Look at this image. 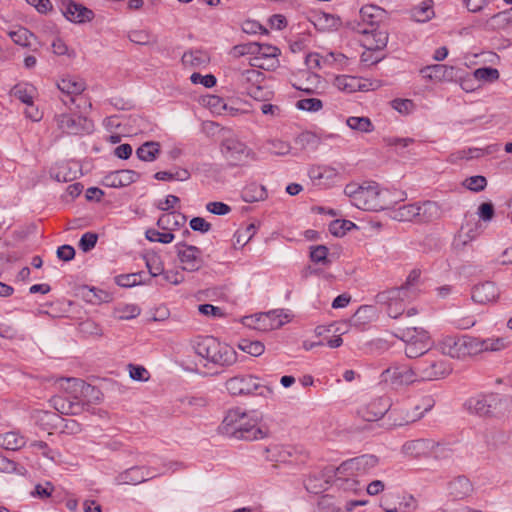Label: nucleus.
I'll return each mask as SVG.
<instances>
[{"instance_id": "f257e3e1", "label": "nucleus", "mask_w": 512, "mask_h": 512, "mask_svg": "<svg viewBox=\"0 0 512 512\" xmlns=\"http://www.w3.org/2000/svg\"><path fill=\"white\" fill-rule=\"evenodd\" d=\"M217 431L227 438L244 441L263 439L267 435L259 425L256 412L240 408L227 411Z\"/></svg>"}, {"instance_id": "f03ea898", "label": "nucleus", "mask_w": 512, "mask_h": 512, "mask_svg": "<svg viewBox=\"0 0 512 512\" xmlns=\"http://www.w3.org/2000/svg\"><path fill=\"white\" fill-rule=\"evenodd\" d=\"M353 204L362 210L378 211L387 208V190L381 189L375 182H364L362 185L348 184L344 190Z\"/></svg>"}, {"instance_id": "7ed1b4c3", "label": "nucleus", "mask_w": 512, "mask_h": 512, "mask_svg": "<svg viewBox=\"0 0 512 512\" xmlns=\"http://www.w3.org/2000/svg\"><path fill=\"white\" fill-rule=\"evenodd\" d=\"M194 350L200 357L222 367L237 362V352L234 348L213 336L198 337L194 342Z\"/></svg>"}, {"instance_id": "20e7f679", "label": "nucleus", "mask_w": 512, "mask_h": 512, "mask_svg": "<svg viewBox=\"0 0 512 512\" xmlns=\"http://www.w3.org/2000/svg\"><path fill=\"white\" fill-rule=\"evenodd\" d=\"M346 167L343 163H314L309 165L307 175L312 185L318 189H329L344 179Z\"/></svg>"}, {"instance_id": "39448f33", "label": "nucleus", "mask_w": 512, "mask_h": 512, "mask_svg": "<svg viewBox=\"0 0 512 512\" xmlns=\"http://www.w3.org/2000/svg\"><path fill=\"white\" fill-rule=\"evenodd\" d=\"M405 344V355L408 358H417L424 355L430 348L429 333L421 327H408L399 329L394 334Z\"/></svg>"}, {"instance_id": "423d86ee", "label": "nucleus", "mask_w": 512, "mask_h": 512, "mask_svg": "<svg viewBox=\"0 0 512 512\" xmlns=\"http://www.w3.org/2000/svg\"><path fill=\"white\" fill-rule=\"evenodd\" d=\"M220 151L230 166L244 165L257 159L256 153L234 135L227 136L222 140Z\"/></svg>"}, {"instance_id": "0eeeda50", "label": "nucleus", "mask_w": 512, "mask_h": 512, "mask_svg": "<svg viewBox=\"0 0 512 512\" xmlns=\"http://www.w3.org/2000/svg\"><path fill=\"white\" fill-rule=\"evenodd\" d=\"M56 386L65 392L67 397L83 402L87 406L100 400V391L78 378H59Z\"/></svg>"}, {"instance_id": "6e6552de", "label": "nucleus", "mask_w": 512, "mask_h": 512, "mask_svg": "<svg viewBox=\"0 0 512 512\" xmlns=\"http://www.w3.org/2000/svg\"><path fill=\"white\" fill-rule=\"evenodd\" d=\"M439 351L455 359H464L476 355L475 337L462 335L444 336L437 344Z\"/></svg>"}, {"instance_id": "1a4fd4ad", "label": "nucleus", "mask_w": 512, "mask_h": 512, "mask_svg": "<svg viewBox=\"0 0 512 512\" xmlns=\"http://www.w3.org/2000/svg\"><path fill=\"white\" fill-rule=\"evenodd\" d=\"M439 208L431 201L422 204H405L393 210L391 217L397 221H430L438 216Z\"/></svg>"}, {"instance_id": "9d476101", "label": "nucleus", "mask_w": 512, "mask_h": 512, "mask_svg": "<svg viewBox=\"0 0 512 512\" xmlns=\"http://www.w3.org/2000/svg\"><path fill=\"white\" fill-rule=\"evenodd\" d=\"M225 387L233 396L251 395L257 391L259 395L267 397L272 394V389L260 384L259 378L253 375H238L228 379Z\"/></svg>"}, {"instance_id": "9b49d317", "label": "nucleus", "mask_w": 512, "mask_h": 512, "mask_svg": "<svg viewBox=\"0 0 512 512\" xmlns=\"http://www.w3.org/2000/svg\"><path fill=\"white\" fill-rule=\"evenodd\" d=\"M287 322H289L288 315L281 310L257 313L242 319V324L245 327L261 332L279 329Z\"/></svg>"}, {"instance_id": "f8f14e48", "label": "nucleus", "mask_w": 512, "mask_h": 512, "mask_svg": "<svg viewBox=\"0 0 512 512\" xmlns=\"http://www.w3.org/2000/svg\"><path fill=\"white\" fill-rule=\"evenodd\" d=\"M378 463L373 455H362L348 459L338 466V480H350L365 476Z\"/></svg>"}, {"instance_id": "ddd939ff", "label": "nucleus", "mask_w": 512, "mask_h": 512, "mask_svg": "<svg viewBox=\"0 0 512 512\" xmlns=\"http://www.w3.org/2000/svg\"><path fill=\"white\" fill-rule=\"evenodd\" d=\"M420 381H433L445 378L452 372L451 364L439 357L427 356L416 362Z\"/></svg>"}, {"instance_id": "4468645a", "label": "nucleus", "mask_w": 512, "mask_h": 512, "mask_svg": "<svg viewBox=\"0 0 512 512\" xmlns=\"http://www.w3.org/2000/svg\"><path fill=\"white\" fill-rule=\"evenodd\" d=\"M54 122L58 130L69 135L89 133L93 128L90 120L76 113L56 114Z\"/></svg>"}, {"instance_id": "2eb2a0df", "label": "nucleus", "mask_w": 512, "mask_h": 512, "mask_svg": "<svg viewBox=\"0 0 512 512\" xmlns=\"http://www.w3.org/2000/svg\"><path fill=\"white\" fill-rule=\"evenodd\" d=\"M378 300L387 305V313L391 318L397 319L405 311L406 304L410 302L414 296L407 294L405 289H391L378 294Z\"/></svg>"}, {"instance_id": "dca6fc26", "label": "nucleus", "mask_w": 512, "mask_h": 512, "mask_svg": "<svg viewBox=\"0 0 512 512\" xmlns=\"http://www.w3.org/2000/svg\"><path fill=\"white\" fill-rule=\"evenodd\" d=\"M280 50L273 45L256 42V49L249 63L252 67L273 70L279 65Z\"/></svg>"}, {"instance_id": "f3484780", "label": "nucleus", "mask_w": 512, "mask_h": 512, "mask_svg": "<svg viewBox=\"0 0 512 512\" xmlns=\"http://www.w3.org/2000/svg\"><path fill=\"white\" fill-rule=\"evenodd\" d=\"M175 249L183 270L194 272L203 266L202 252L198 247L180 242Z\"/></svg>"}, {"instance_id": "a211bd4d", "label": "nucleus", "mask_w": 512, "mask_h": 512, "mask_svg": "<svg viewBox=\"0 0 512 512\" xmlns=\"http://www.w3.org/2000/svg\"><path fill=\"white\" fill-rule=\"evenodd\" d=\"M416 365L414 367L408 366H392L385 369L381 377L385 382H391L393 385L402 386L410 385L414 382L420 381Z\"/></svg>"}, {"instance_id": "6ab92c4d", "label": "nucleus", "mask_w": 512, "mask_h": 512, "mask_svg": "<svg viewBox=\"0 0 512 512\" xmlns=\"http://www.w3.org/2000/svg\"><path fill=\"white\" fill-rule=\"evenodd\" d=\"M432 407L433 401L430 398H426L422 400L421 405L417 404L412 409H393L392 414L394 415V424L397 426H403L409 423H413L421 419L426 412L431 410Z\"/></svg>"}, {"instance_id": "aec40b11", "label": "nucleus", "mask_w": 512, "mask_h": 512, "mask_svg": "<svg viewBox=\"0 0 512 512\" xmlns=\"http://www.w3.org/2000/svg\"><path fill=\"white\" fill-rule=\"evenodd\" d=\"M500 399L497 395H478L465 402L467 411L471 414L484 417L492 415L497 409Z\"/></svg>"}, {"instance_id": "412c9836", "label": "nucleus", "mask_w": 512, "mask_h": 512, "mask_svg": "<svg viewBox=\"0 0 512 512\" xmlns=\"http://www.w3.org/2000/svg\"><path fill=\"white\" fill-rule=\"evenodd\" d=\"M352 28L362 35L361 44L367 51H379L386 47L388 43V34L378 28L369 29L361 26H352Z\"/></svg>"}, {"instance_id": "4be33fe9", "label": "nucleus", "mask_w": 512, "mask_h": 512, "mask_svg": "<svg viewBox=\"0 0 512 512\" xmlns=\"http://www.w3.org/2000/svg\"><path fill=\"white\" fill-rule=\"evenodd\" d=\"M60 10L68 21L75 24H84L94 18V12L91 9L72 0H63Z\"/></svg>"}, {"instance_id": "5701e85b", "label": "nucleus", "mask_w": 512, "mask_h": 512, "mask_svg": "<svg viewBox=\"0 0 512 512\" xmlns=\"http://www.w3.org/2000/svg\"><path fill=\"white\" fill-rule=\"evenodd\" d=\"M500 296L498 286L492 281H485L473 286L471 290L472 300L481 305L495 303Z\"/></svg>"}, {"instance_id": "b1692460", "label": "nucleus", "mask_w": 512, "mask_h": 512, "mask_svg": "<svg viewBox=\"0 0 512 512\" xmlns=\"http://www.w3.org/2000/svg\"><path fill=\"white\" fill-rule=\"evenodd\" d=\"M333 85L342 92L353 93L356 91H368L375 89L378 85H374L368 80L349 75H340L335 77Z\"/></svg>"}, {"instance_id": "393cba45", "label": "nucleus", "mask_w": 512, "mask_h": 512, "mask_svg": "<svg viewBox=\"0 0 512 512\" xmlns=\"http://www.w3.org/2000/svg\"><path fill=\"white\" fill-rule=\"evenodd\" d=\"M385 11L376 5H365L359 11V18L353 26H361L369 29L378 28L383 21Z\"/></svg>"}, {"instance_id": "a878e982", "label": "nucleus", "mask_w": 512, "mask_h": 512, "mask_svg": "<svg viewBox=\"0 0 512 512\" xmlns=\"http://www.w3.org/2000/svg\"><path fill=\"white\" fill-rule=\"evenodd\" d=\"M140 174L134 170L123 169L112 171L103 177L102 183L106 187L121 188L136 182Z\"/></svg>"}, {"instance_id": "bb28decb", "label": "nucleus", "mask_w": 512, "mask_h": 512, "mask_svg": "<svg viewBox=\"0 0 512 512\" xmlns=\"http://www.w3.org/2000/svg\"><path fill=\"white\" fill-rule=\"evenodd\" d=\"M50 403L57 412L65 415H79L87 406L83 402L63 396L52 397Z\"/></svg>"}, {"instance_id": "cd10ccee", "label": "nucleus", "mask_w": 512, "mask_h": 512, "mask_svg": "<svg viewBox=\"0 0 512 512\" xmlns=\"http://www.w3.org/2000/svg\"><path fill=\"white\" fill-rule=\"evenodd\" d=\"M239 81L251 97L258 98L261 90L260 84L263 81V74L260 71L246 69L241 72Z\"/></svg>"}, {"instance_id": "c85d7f7f", "label": "nucleus", "mask_w": 512, "mask_h": 512, "mask_svg": "<svg viewBox=\"0 0 512 512\" xmlns=\"http://www.w3.org/2000/svg\"><path fill=\"white\" fill-rule=\"evenodd\" d=\"M389 408L390 405L386 399L377 398L361 408L359 413L365 421L372 422L381 419L389 411Z\"/></svg>"}, {"instance_id": "c756f323", "label": "nucleus", "mask_w": 512, "mask_h": 512, "mask_svg": "<svg viewBox=\"0 0 512 512\" xmlns=\"http://www.w3.org/2000/svg\"><path fill=\"white\" fill-rule=\"evenodd\" d=\"M511 344L508 337L492 336L486 339L475 337L476 355L483 352H498L506 349Z\"/></svg>"}, {"instance_id": "7c9ffc66", "label": "nucleus", "mask_w": 512, "mask_h": 512, "mask_svg": "<svg viewBox=\"0 0 512 512\" xmlns=\"http://www.w3.org/2000/svg\"><path fill=\"white\" fill-rule=\"evenodd\" d=\"M210 62L209 54L200 49H192L185 52L182 56V63L186 68L202 69Z\"/></svg>"}, {"instance_id": "2f4dec72", "label": "nucleus", "mask_w": 512, "mask_h": 512, "mask_svg": "<svg viewBox=\"0 0 512 512\" xmlns=\"http://www.w3.org/2000/svg\"><path fill=\"white\" fill-rule=\"evenodd\" d=\"M27 444V438L18 430L0 434V447L5 450L17 451Z\"/></svg>"}, {"instance_id": "473e14b6", "label": "nucleus", "mask_w": 512, "mask_h": 512, "mask_svg": "<svg viewBox=\"0 0 512 512\" xmlns=\"http://www.w3.org/2000/svg\"><path fill=\"white\" fill-rule=\"evenodd\" d=\"M432 444V440L430 439H416L407 441L403 447V453L407 456L419 457L421 455H429L430 454V446Z\"/></svg>"}, {"instance_id": "72a5a7b5", "label": "nucleus", "mask_w": 512, "mask_h": 512, "mask_svg": "<svg viewBox=\"0 0 512 512\" xmlns=\"http://www.w3.org/2000/svg\"><path fill=\"white\" fill-rule=\"evenodd\" d=\"M58 89L67 95H79L85 89V83L75 77H64L57 83Z\"/></svg>"}, {"instance_id": "f704fd0d", "label": "nucleus", "mask_w": 512, "mask_h": 512, "mask_svg": "<svg viewBox=\"0 0 512 512\" xmlns=\"http://www.w3.org/2000/svg\"><path fill=\"white\" fill-rule=\"evenodd\" d=\"M433 1L425 0L412 9V17L419 23H425L434 17Z\"/></svg>"}, {"instance_id": "c9c22d12", "label": "nucleus", "mask_w": 512, "mask_h": 512, "mask_svg": "<svg viewBox=\"0 0 512 512\" xmlns=\"http://www.w3.org/2000/svg\"><path fill=\"white\" fill-rule=\"evenodd\" d=\"M377 318V311L374 306L364 305L358 308L352 320L356 326H365Z\"/></svg>"}, {"instance_id": "e433bc0d", "label": "nucleus", "mask_w": 512, "mask_h": 512, "mask_svg": "<svg viewBox=\"0 0 512 512\" xmlns=\"http://www.w3.org/2000/svg\"><path fill=\"white\" fill-rule=\"evenodd\" d=\"M449 494L453 500H462L473 493L472 482H449Z\"/></svg>"}, {"instance_id": "4c0bfd02", "label": "nucleus", "mask_w": 512, "mask_h": 512, "mask_svg": "<svg viewBox=\"0 0 512 512\" xmlns=\"http://www.w3.org/2000/svg\"><path fill=\"white\" fill-rule=\"evenodd\" d=\"M266 459L273 462L285 463L291 457L288 447L282 445H271L265 448Z\"/></svg>"}, {"instance_id": "58836bf2", "label": "nucleus", "mask_w": 512, "mask_h": 512, "mask_svg": "<svg viewBox=\"0 0 512 512\" xmlns=\"http://www.w3.org/2000/svg\"><path fill=\"white\" fill-rule=\"evenodd\" d=\"M12 93L22 103L29 105L33 103L36 94V89L31 84L20 83L14 86V88L12 89Z\"/></svg>"}, {"instance_id": "ea45409f", "label": "nucleus", "mask_w": 512, "mask_h": 512, "mask_svg": "<svg viewBox=\"0 0 512 512\" xmlns=\"http://www.w3.org/2000/svg\"><path fill=\"white\" fill-rule=\"evenodd\" d=\"M159 152L160 148L157 142H146L136 150V155L142 161L152 162L156 159Z\"/></svg>"}, {"instance_id": "a19ab883", "label": "nucleus", "mask_w": 512, "mask_h": 512, "mask_svg": "<svg viewBox=\"0 0 512 512\" xmlns=\"http://www.w3.org/2000/svg\"><path fill=\"white\" fill-rule=\"evenodd\" d=\"M146 267L152 277L162 275L164 270V263L160 255L156 253H147L144 256Z\"/></svg>"}, {"instance_id": "79ce46f5", "label": "nucleus", "mask_w": 512, "mask_h": 512, "mask_svg": "<svg viewBox=\"0 0 512 512\" xmlns=\"http://www.w3.org/2000/svg\"><path fill=\"white\" fill-rule=\"evenodd\" d=\"M346 124L352 130L363 133H370L374 130V125L368 117L351 116L346 119Z\"/></svg>"}, {"instance_id": "37998d69", "label": "nucleus", "mask_w": 512, "mask_h": 512, "mask_svg": "<svg viewBox=\"0 0 512 512\" xmlns=\"http://www.w3.org/2000/svg\"><path fill=\"white\" fill-rule=\"evenodd\" d=\"M238 348L254 357L262 355L265 351V346L262 342L250 339H241L238 343Z\"/></svg>"}, {"instance_id": "c03bdc74", "label": "nucleus", "mask_w": 512, "mask_h": 512, "mask_svg": "<svg viewBox=\"0 0 512 512\" xmlns=\"http://www.w3.org/2000/svg\"><path fill=\"white\" fill-rule=\"evenodd\" d=\"M0 472L14 474L18 477L28 476V471L24 466L17 464L4 457H0Z\"/></svg>"}, {"instance_id": "a18cd8bd", "label": "nucleus", "mask_w": 512, "mask_h": 512, "mask_svg": "<svg viewBox=\"0 0 512 512\" xmlns=\"http://www.w3.org/2000/svg\"><path fill=\"white\" fill-rule=\"evenodd\" d=\"M499 71L493 67L478 68L473 72V77L480 83H492L499 79Z\"/></svg>"}, {"instance_id": "49530a36", "label": "nucleus", "mask_w": 512, "mask_h": 512, "mask_svg": "<svg viewBox=\"0 0 512 512\" xmlns=\"http://www.w3.org/2000/svg\"><path fill=\"white\" fill-rule=\"evenodd\" d=\"M429 77L439 81H451L454 77V67L446 65H434L429 67Z\"/></svg>"}, {"instance_id": "de8ad7c7", "label": "nucleus", "mask_w": 512, "mask_h": 512, "mask_svg": "<svg viewBox=\"0 0 512 512\" xmlns=\"http://www.w3.org/2000/svg\"><path fill=\"white\" fill-rule=\"evenodd\" d=\"M9 36L16 45L22 47H30L31 40L34 39V35L29 30L23 27H20L15 31H11L9 33Z\"/></svg>"}, {"instance_id": "09e8293b", "label": "nucleus", "mask_w": 512, "mask_h": 512, "mask_svg": "<svg viewBox=\"0 0 512 512\" xmlns=\"http://www.w3.org/2000/svg\"><path fill=\"white\" fill-rule=\"evenodd\" d=\"M267 192L264 186L253 184L244 190L243 198L246 202H255L264 200Z\"/></svg>"}, {"instance_id": "8fccbe9b", "label": "nucleus", "mask_w": 512, "mask_h": 512, "mask_svg": "<svg viewBox=\"0 0 512 512\" xmlns=\"http://www.w3.org/2000/svg\"><path fill=\"white\" fill-rule=\"evenodd\" d=\"M267 145L268 151L277 156L288 155L291 151L290 143L282 139H270Z\"/></svg>"}, {"instance_id": "3c124183", "label": "nucleus", "mask_w": 512, "mask_h": 512, "mask_svg": "<svg viewBox=\"0 0 512 512\" xmlns=\"http://www.w3.org/2000/svg\"><path fill=\"white\" fill-rule=\"evenodd\" d=\"M147 240L150 242H158L162 244L171 243L175 236L171 232H159L155 229H148L145 232Z\"/></svg>"}, {"instance_id": "603ef678", "label": "nucleus", "mask_w": 512, "mask_h": 512, "mask_svg": "<svg viewBox=\"0 0 512 512\" xmlns=\"http://www.w3.org/2000/svg\"><path fill=\"white\" fill-rule=\"evenodd\" d=\"M463 186L470 191L480 192V191L484 190L485 187L487 186V180L484 176L475 175V176L466 178L463 181Z\"/></svg>"}, {"instance_id": "864d4df0", "label": "nucleus", "mask_w": 512, "mask_h": 512, "mask_svg": "<svg viewBox=\"0 0 512 512\" xmlns=\"http://www.w3.org/2000/svg\"><path fill=\"white\" fill-rule=\"evenodd\" d=\"M328 248L324 245L312 246L310 248V259L314 263L327 265L328 259Z\"/></svg>"}, {"instance_id": "5fc2aeb1", "label": "nucleus", "mask_w": 512, "mask_h": 512, "mask_svg": "<svg viewBox=\"0 0 512 512\" xmlns=\"http://www.w3.org/2000/svg\"><path fill=\"white\" fill-rule=\"evenodd\" d=\"M353 227H355V224L349 220H335L329 225V231L339 237L344 236Z\"/></svg>"}, {"instance_id": "6e6d98bb", "label": "nucleus", "mask_w": 512, "mask_h": 512, "mask_svg": "<svg viewBox=\"0 0 512 512\" xmlns=\"http://www.w3.org/2000/svg\"><path fill=\"white\" fill-rule=\"evenodd\" d=\"M296 107L299 110L307 111V112H318L322 109L323 103L318 98H305L300 99L296 103Z\"/></svg>"}, {"instance_id": "4d7b16f0", "label": "nucleus", "mask_w": 512, "mask_h": 512, "mask_svg": "<svg viewBox=\"0 0 512 512\" xmlns=\"http://www.w3.org/2000/svg\"><path fill=\"white\" fill-rule=\"evenodd\" d=\"M128 38L131 42L139 45H148L153 41L151 33L142 29L130 31Z\"/></svg>"}, {"instance_id": "13d9d810", "label": "nucleus", "mask_w": 512, "mask_h": 512, "mask_svg": "<svg viewBox=\"0 0 512 512\" xmlns=\"http://www.w3.org/2000/svg\"><path fill=\"white\" fill-rule=\"evenodd\" d=\"M319 512H341V509L335 504L334 498L328 494H323L317 502Z\"/></svg>"}, {"instance_id": "bf43d9fd", "label": "nucleus", "mask_w": 512, "mask_h": 512, "mask_svg": "<svg viewBox=\"0 0 512 512\" xmlns=\"http://www.w3.org/2000/svg\"><path fill=\"white\" fill-rule=\"evenodd\" d=\"M140 308L135 304H126L116 310V316L121 320H130L140 315Z\"/></svg>"}, {"instance_id": "052dcab7", "label": "nucleus", "mask_w": 512, "mask_h": 512, "mask_svg": "<svg viewBox=\"0 0 512 512\" xmlns=\"http://www.w3.org/2000/svg\"><path fill=\"white\" fill-rule=\"evenodd\" d=\"M141 273L123 274L116 277L117 285L125 288L141 284Z\"/></svg>"}, {"instance_id": "680f3d73", "label": "nucleus", "mask_w": 512, "mask_h": 512, "mask_svg": "<svg viewBox=\"0 0 512 512\" xmlns=\"http://www.w3.org/2000/svg\"><path fill=\"white\" fill-rule=\"evenodd\" d=\"M391 106L393 109L403 115H408L415 109V104L410 99H394L391 101Z\"/></svg>"}, {"instance_id": "e2e57ef3", "label": "nucleus", "mask_w": 512, "mask_h": 512, "mask_svg": "<svg viewBox=\"0 0 512 512\" xmlns=\"http://www.w3.org/2000/svg\"><path fill=\"white\" fill-rule=\"evenodd\" d=\"M429 455L436 459H446V458H449L450 456H452V450L447 445L435 443L432 440Z\"/></svg>"}, {"instance_id": "0e129e2a", "label": "nucleus", "mask_w": 512, "mask_h": 512, "mask_svg": "<svg viewBox=\"0 0 512 512\" xmlns=\"http://www.w3.org/2000/svg\"><path fill=\"white\" fill-rule=\"evenodd\" d=\"M30 447L34 451L41 453L44 457H46L50 460L54 461L57 457V452L54 451L53 449H51L47 445V443H45L43 441H33V442H31Z\"/></svg>"}, {"instance_id": "69168bd1", "label": "nucleus", "mask_w": 512, "mask_h": 512, "mask_svg": "<svg viewBox=\"0 0 512 512\" xmlns=\"http://www.w3.org/2000/svg\"><path fill=\"white\" fill-rule=\"evenodd\" d=\"M419 279H420V271L412 270L406 279V283L403 286L399 287V289H405L407 291V294H410L415 297L416 296L415 286L418 283Z\"/></svg>"}, {"instance_id": "338daca9", "label": "nucleus", "mask_w": 512, "mask_h": 512, "mask_svg": "<svg viewBox=\"0 0 512 512\" xmlns=\"http://www.w3.org/2000/svg\"><path fill=\"white\" fill-rule=\"evenodd\" d=\"M128 368L131 379L135 381L145 382L150 377L148 370L143 366L130 364Z\"/></svg>"}, {"instance_id": "774afa93", "label": "nucleus", "mask_w": 512, "mask_h": 512, "mask_svg": "<svg viewBox=\"0 0 512 512\" xmlns=\"http://www.w3.org/2000/svg\"><path fill=\"white\" fill-rule=\"evenodd\" d=\"M97 240V234L92 232H86L80 238L79 247L83 252H88L95 247Z\"/></svg>"}]
</instances>
